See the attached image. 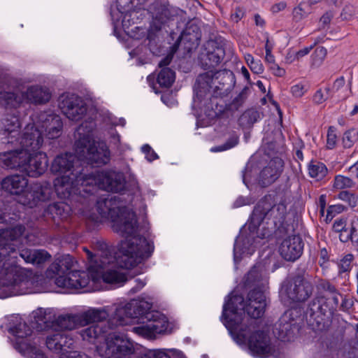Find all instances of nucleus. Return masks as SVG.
I'll return each instance as SVG.
<instances>
[{
    "label": "nucleus",
    "mask_w": 358,
    "mask_h": 358,
    "mask_svg": "<svg viewBox=\"0 0 358 358\" xmlns=\"http://www.w3.org/2000/svg\"><path fill=\"white\" fill-rule=\"evenodd\" d=\"M285 292L291 302L306 301L313 294L314 284L311 278L305 274L292 277L285 285Z\"/></svg>",
    "instance_id": "nucleus-15"
},
{
    "label": "nucleus",
    "mask_w": 358,
    "mask_h": 358,
    "mask_svg": "<svg viewBox=\"0 0 358 358\" xmlns=\"http://www.w3.org/2000/svg\"><path fill=\"white\" fill-rule=\"evenodd\" d=\"M287 214V206L283 202L277 203L275 202L273 206L272 213L271 215V218H273L275 220V222H282L285 217Z\"/></svg>",
    "instance_id": "nucleus-39"
},
{
    "label": "nucleus",
    "mask_w": 358,
    "mask_h": 358,
    "mask_svg": "<svg viewBox=\"0 0 358 358\" xmlns=\"http://www.w3.org/2000/svg\"><path fill=\"white\" fill-rule=\"evenodd\" d=\"M355 182L348 177L337 175L334 178L333 187L336 189H343L354 187Z\"/></svg>",
    "instance_id": "nucleus-42"
},
{
    "label": "nucleus",
    "mask_w": 358,
    "mask_h": 358,
    "mask_svg": "<svg viewBox=\"0 0 358 358\" xmlns=\"http://www.w3.org/2000/svg\"><path fill=\"white\" fill-rule=\"evenodd\" d=\"M24 158V166H23L22 171L25 172L29 177H38L47 170L48 161L45 152H26Z\"/></svg>",
    "instance_id": "nucleus-20"
},
{
    "label": "nucleus",
    "mask_w": 358,
    "mask_h": 358,
    "mask_svg": "<svg viewBox=\"0 0 358 358\" xmlns=\"http://www.w3.org/2000/svg\"><path fill=\"white\" fill-rule=\"evenodd\" d=\"M96 209L102 218L110 220L113 230L124 237L119 248L124 262L121 266L130 268L151 257L155 250L153 242L137 235L136 214L122 205L119 196L100 198Z\"/></svg>",
    "instance_id": "nucleus-3"
},
{
    "label": "nucleus",
    "mask_w": 358,
    "mask_h": 358,
    "mask_svg": "<svg viewBox=\"0 0 358 358\" xmlns=\"http://www.w3.org/2000/svg\"><path fill=\"white\" fill-rule=\"evenodd\" d=\"M93 249L94 253L83 248L89 262L91 277L86 271H72L66 278H57L55 284L59 287L77 289L86 287L92 278L94 282L102 280L108 284L122 286L127 281V277L117 266L114 249L103 240L93 243Z\"/></svg>",
    "instance_id": "nucleus-4"
},
{
    "label": "nucleus",
    "mask_w": 358,
    "mask_h": 358,
    "mask_svg": "<svg viewBox=\"0 0 358 358\" xmlns=\"http://www.w3.org/2000/svg\"><path fill=\"white\" fill-rule=\"evenodd\" d=\"M290 92L294 97L299 98L303 96L306 92V90L305 89V86L303 84L298 83L291 87Z\"/></svg>",
    "instance_id": "nucleus-52"
},
{
    "label": "nucleus",
    "mask_w": 358,
    "mask_h": 358,
    "mask_svg": "<svg viewBox=\"0 0 358 358\" xmlns=\"http://www.w3.org/2000/svg\"><path fill=\"white\" fill-rule=\"evenodd\" d=\"M220 71H209L200 74L196 80L194 90L197 96H202L207 92H210L217 79L221 76Z\"/></svg>",
    "instance_id": "nucleus-28"
},
{
    "label": "nucleus",
    "mask_w": 358,
    "mask_h": 358,
    "mask_svg": "<svg viewBox=\"0 0 358 358\" xmlns=\"http://www.w3.org/2000/svg\"><path fill=\"white\" fill-rule=\"evenodd\" d=\"M339 299L327 295H318L309 303L306 318L313 328L320 329L326 319L331 318L338 306Z\"/></svg>",
    "instance_id": "nucleus-11"
},
{
    "label": "nucleus",
    "mask_w": 358,
    "mask_h": 358,
    "mask_svg": "<svg viewBox=\"0 0 358 358\" xmlns=\"http://www.w3.org/2000/svg\"><path fill=\"white\" fill-rule=\"evenodd\" d=\"M75 263L73 257L69 255L60 256L50 265L45 272L46 276L55 279L59 277L66 278Z\"/></svg>",
    "instance_id": "nucleus-25"
},
{
    "label": "nucleus",
    "mask_w": 358,
    "mask_h": 358,
    "mask_svg": "<svg viewBox=\"0 0 358 358\" xmlns=\"http://www.w3.org/2000/svg\"><path fill=\"white\" fill-rule=\"evenodd\" d=\"M52 310L39 308L32 313V316L36 323L47 324L51 319Z\"/></svg>",
    "instance_id": "nucleus-41"
},
{
    "label": "nucleus",
    "mask_w": 358,
    "mask_h": 358,
    "mask_svg": "<svg viewBox=\"0 0 358 358\" xmlns=\"http://www.w3.org/2000/svg\"><path fill=\"white\" fill-rule=\"evenodd\" d=\"M242 318H232L227 322L226 327L238 344L247 343L252 355L265 358L275 352L268 335L264 331H257L256 322L251 321L241 326Z\"/></svg>",
    "instance_id": "nucleus-6"
},
{
    "label": "nucleus",
    "mask_w": 358,
    "mask_h": 358,
    "mask_svg": "<svg viewBox=\"0 0 358 358\" xmlns=\"http://www.w3.org/2000/svg\"><path fill=\"white\" fill-rule=\"evenodd\" d=\"M337 142L336 129L334 127H329L327 136V147L328 149L335 148Z\"/></svg>",
    "instance_id": "nucleus-50"
},
{
    "label": "nucleus",
    "mask_w": 358,
    "mask_h": 358,
    "mask_svg": "<svg viewBox=\"0 0 358 358\" xmlns=\"http://www.w3.org/2000/svg\"><path fill=\"white\" fill-rule=\"evenodd\" d=\"M278 201L276 194H268L262 198L255 206L251 222L255 226H259L264 219H271L273 206Z\"/></svg>",
    "instance_id": "nucleus-24"
},
{
    "label": "nucleus",
    "mask_w": 358,
    "mask_h": 358,
    "mask_svg": "<svg viewBox=\"0 0 358 358\" xmlns=\"http://www.w3.org/2000/svg\"><path fill=\"white\" fill-rule=\"evenodd\" d=\"M9 332L15 336L14 348L28 358H45L43 351L36 346V342L31 343V329L25 323L19 322L9 328Z\"/></svg>",
    "instance_id": "nucleus-12"
},
{
    "label": "nucleus",
    "mask_w": 358,
    "mask_h": 358,
    "mask_svg": "<svg viewBox=\"0 0 358 358\" xmlns=\"http://www.w3.org/2000/svg\"><path fill=\"white\" fill-rule=\"evenodd\" d=\"M238 143V136L236 135H232L229 137V138L224 143V144L213 147L210 149L211 152H222L224 150H229L231 148H234Z\"/></svg>",
    "instance_id": "nucleus-46"
},
{
    "label": "nucleus",
    "mask_w": 358,
    "mask_h": 358,
    "mask_svg": "<svg viewBox=\"0 0 358 358\" xmlns=\"http://www.w3.org/2000/svg\"><path fill=\"white\" fill-rule=\"evenodd\" d=\"M327 96H326L322 89L317 90L313 96V101L315 104H321L324 103L327 99Z\"/></svg>",
    "instance_id": "nucleus-54"
},
{
    "label": "nucleus",
    "mask_w": 358,
    "mask_h": 358,
    "mask_svg": "<svg viewBox=\"0 0 358 358\" xmlns=\"http://www.w3.org/2000/svg\"><path fill=\"white\" fill-rule=\"evenodd\" d=\"M250 70L256 74L262 73L264 71V67L262 62L259 59L255 60L250 65L248 66Z\"/></svg>",
    "instance_id": "nucleus-56"
},
{
    "label": "nucleus",
    "mask_w": 358,
    "mask_h": 358,
    "mask_svg": "<svg viewBox=\"0 0 358 358\" xmlns=\"http://www.w3.org/2000/svg\"><path fill=\"white\" fill-rule=\"evenodd\" d=\"M309 176L316 181H321L328 173L326 165L317 161H312L308 167Z\"/></svg>",
    "instance_id": "nucleus-34"
},
{
    "label": "nucleus",
    "mask_w": 358,
    "mask_h": 358,
    "mask_svg": "<svg viewBox=\"0 0 358 358\" xmlns=\"http://www.w3.org/2000/svg\"><path fill=\"white\" fill-rule=\"evenodd\" d=\"M94 127L92 121L83 122L78 127L75 152L80 160L87 164H107L110 160V151L104 141H94L92 134Z\"/></svg>",
    "instance_id": "nucleus-8"
},
{
    "label": "nucleus",
    "mask_w": 358,
    "mask_h": 358,
    "mask_svg": "<svg viewBox=\"0 0 358 358\" xmlns=\"http://www.w3.org/2000/svg\"><path fill=\"white\" fill-rule=\"evenodd\" d=\"M313 45H310L299 50L295 53L293 59L289 60V62L291 63L294 60L299 61L302 57L309 54V52L313 50Z\"/></svg>",
    "instance_id": "nucleus-53"
},
{
    "label": "nucleus",
    "mask_w": 358,
    "mask_h": 358,
    "mask_svg": "<svg viewBox=\"0 0 358 358\" xmlns=\"http://www.w3.org/2000/svg\"><path fill=\"white\" fill-rule=\"evenodd\" d=\"M345 208L341 204L331 205L328 207L327 210L326 222L331 221L337 214H339L345 210Z\"/></svg>",
    "instance_id": "nucleus-49"
},
{
    "label": "nucleus",
    "mask_w": 358,
    "mask_h": 358,
    "mask_svg": "<svg viewBox=\"0 0 358 358\" xmlns=\"http://www.w3.org/2000/svg\"><path fill=\"white\" fill-rule=\"evenodd\" d=\"M354 259V256L352 254L345 255L338 263V272L343 273L348 272L351 269V264Z\"/></svg>",
    "instance_id": "nucleus-47"
},
{
    "label": "nucleus",
    "mask_w": 358,
    "mask_h": 358,
    "mask_svg": "<svg viewBox=\"0 0 358 358\" xmlns=\"http://www.w3.org/2000/svg\"><path fill=\"white\" fill-rule=\"evenodd\" d=\"M78 155L64 153L57 155L51 164V171L58 175L54 187L59 198L73 204L90 205L96 187L119 192L124 189L125 178L120 171L113 170L85 173Z\"/></svg>",
    "instance_id": "nucleus-1"
},
{
    "label": "nucleus",
    "mask_w": 358,
    "mask_h": 358,
    "mask_svg": "<svg viewBox=\"0 0 358 358\" xmlns=\"http://www.w3.org/2000/svg\"><path fill=\"white\" fill-rule=\"evenodd\" d=\"M303 243L299 236L293 235L285 238L279 247L281 257L286 261L294 262L302 255Z\"/></svg>",
    "instance_id": "nucleus-23"
},
{
    "label": "nucleus",
    "mask_w": 358,
    "mask_h": 358,
    "mask_svg": "<svg viewBox=\"0 0 358 358\" xmlns=\"http://www.w3.org/2000/svg\"><path fill=\"white\" fill-rule=\"evenodd\" d=\"M352 245L353 248L358 252V222L357 227L355 231V233L351 239Z\"/></svg>",
    "instance_id": "nucleus-64"
},
{
    "label": "nucleus",
    "mask_w": 358,
    "mask_h": 358,
    "mask_svg": "<svg viewBox=\"0 0 358 358\" xmlns=\"http://www.w3.org/2000/svg\"><path fill=\"white\" fill-rule=\"evenodd\" d=\"M333 16L334 15L331 11H327L321 17L320 22L323 25V27L327 26L330 23Z\"/></svg>",
    "instance_id": "nucleus-62"
},
{
    "label": "nucleus",
    "mask_w": 358,
    "mask_h": 358,
    "mask_svg": "<svg viewBox=\"0 0 358 358\" xmlns=\"http://www.w3.org/2000/svg\"><path fill=\"white\" fill-rule=\"evenodd\" d=\"M327 54V50L322 46H319L315 48L313 53L311 55L312 65L319 66L324 60Z\"/></svg>",
    "instance_id": "nucleus-44"
},
{
    "label": "nucleus",
    "mask_w": 358,
    "mask_h": 358,
    "mask_svg": "<svg viewBox=\"0 0 358 358\" xmlns=\"http://www.w3.org/2000/svg\"><path fill=\"white\" fill-rule=\"evenodd\" d=\"M23 86L15 80H10L6 90L0 91V104L6 108H17L23 102L43 104L48 102L51 93L48 88L41 85H31L23 91Z\"/></svg>",
    "instance_id": "nucleus-9"
},
{
    "label": "nucleus",
    "mask_w": 358,
    "mask_h": 358,
    "mask_svg": "<svg viewBox=\"0 0 358 358\" xmlns=\"http://www.w3.org/2000/svg\"><path fill=\"white\" fill-rule=\"evenodd\" d=\"M313 11V8L305 1H301L293 9V17L295 21L299 22L308 17Z\"/></svg>",
    "instance_id": "nucleus-37"
},
{
    "label": "nucleus",
    "mask_w": 358,
    "mask_h": 358,
    "mask_svg": "<svg viewBox=\"0 0 358 358\" xmlns=\"http://www.w3.org/2000/svg\"><path fill=\"white\" fill-rule=\"evenodd\" d=\"M58 101L59 108L71 120H80L86 113V105L83 99L75 94L64 93L59 96Z\"/></svg>",
    "instance_id": "nucleus-17"
},
{
    "label": "nucleus",
    "mask_w": 358,
    "mask_h": 358,
    "mask_svg": "<svg viewBox=\"0 0 358 358\" xmlns=\"http://www.w3.org/2000/svg\"><path fill=\"white\" fill-rule=\"evenodd\" d=\"M342 298L340 310L343 312H348L353 306V301L350 299H348L346 296H340Z\"/></svg>",
    "instance_id": "nucleus-59"
},
{
    "label": "nucleus",
    "mask_w": 358,
    "mask_h": 358,
    "mask_svg": "<svg viewBox=\"0 0 358 358\" xmlns=\"http://www.w3.org/2000/svg\"><path fill=\"white\" fill-rule=\"evenodd\" d=\"M71 212V207L69 204L65 202H56L47 207L45 215H50L54 223L59 226L61 222L68 220Z\"/></svg>",
    "instance_id": "nucleus-29"
},
{
    "label": "nucleus",
    "mask_w": 358,
    "mask_h": 358,
    "mask_svg": "<svg viewBox=\"0 0 358 358\" xmlns=\"http://www.w3.org/2000/svg\"><path fill=\"white\" fill-rule=\"evenodd\" d=\"M141 150L145 155V157L149 162H152L158 158L156 152L148 144L143 145L141 148Z\"/></svg>",
    "instance_id": "nucleus-51"
},
{
    "label": "nucleus",
    "mask_w": 358,
    "mask_h": 358,
    "mask_svg": "<svg viewBox=\"0 0 358 358\" xmlns=\"http://www.w3.org/2000/svg\"><path fill=\"white\" fill-rule=\"evenodd\" d=\"M269 69L272 73L278 77H282L285 75V70L281 68L278 64L274 63L269 66Z\"/></svg>",
    "instance_id": "nucleus-60"
},
{
    "label": "nucleus",
    "mask_w": 358,
    "mask_h": 358,
    "mask_svg": "<svg viewBox=\"0 0 358 358\" xmlns=\"http://www.w3.org/2000/svg\"><path fill=\"white\" fill-rule=\"evenodd\" d=\"M31 120L35 121L38 128L43 132H45L48 138L54 139L62 134L63 127L62 119L59 115L52 112H41L33 115Z\"/></svg>",
    "instance_id": "nucleus-18"
},
{
    "label": "nucleus",
    "mask_w": 358,
    "mask_h": 358,
    "mask_svg": "<svg viewBox=\"0 0 358 358\" xmlns=\"http://www.w3.org/2000/svg\"><path fill=\"white\" fill-rule=\"evenodd\" d=\"M81 327L90 324H103L109 313L106 308H90L88 310L78 313Z\"/></svg>",
    "instance_id": "nucleus-30"
},
{
    "label": "nucleus",
    "mask_w": 358,
    "mask_h": 358,
    "mask_svg": "<svg viewBox=\"0 0 358 358\" xmlns=\"http://www.w3.org/2000/svg\"><path fill=\"white\" fill-rule=\"evenodd\" d=\"M73 338L63 331L56 330L49 333L46 336L47 348L56 353H67L73 348Z\"/></svg>",
    "instance_id": "nucleus-22"
},
{
    "label": "nucleus",
    "mask_w": 358,
    "mask_h": 358,
    "mask_svg": "<svg viewBox=\"0 0 358 358\" xmlns=\"http://www.w3.org/2000/svg\"><path fill=\"white\" fill-rule=\"evenodd\" d=\"M131 343L117 333L109 334L106 339V358H131L134 353ZM138 358H171L165 350H150Z\"/></svg>",
    "instance_id": "nucleus-10"
},
{
    "label": "nucleus",
    "mask_w": 358,
    "mask_h": 358,
    "mask_svg": "<svg viewBox=\"0 0 358 358\" xmlns=\"http://www.w3.org/2000/svg\"><path fill=\"white\" fill-rule=\"evenodd\" d=\"M21 124L16 115H6L0 122V140L3 143L14 145L18 142Z\"/></svg>",
    "instance_id": "nucleus-21"
},
{
    "label": "nucleus",
    "mask_w": 358,
    "mask_h": 358,
    "mask_svg": "<svg viewBox=\"0 0 358 358\" xmlns=\"http://www.w3.org/2000/svg\"><path fill=\"white\" fill-rule=\"evenodd\" d=\"M266 284V280L262 273V269L259 266H254L245 278V287H254L249 292L246 300L241 295H234L223 306L222 315L225 317V325L231 319L237 320L240 317L242 318L241 326L247 324L252 320L245 321V313L254 319L259 318L264 315L266 306L264 294Z\"/></svg>",
    "instance_id": "nucleus-5"
},
{
    "label": "nucleus",
    "mask_w": 358,
    "mask_h": 358,
    "mask_svg": "<svg viewBox=\"0 0 358 358\" xmlns=\"http://www.w3.org/2000/svg\"><path fill=\"white\" fill-rule=\"evenodd\" d=\"M357 227V223H352L350 227H347L338 233V237L341 242L347 243L351 241L352 237Z\"/></svg>",
    "instance_id": "nucleus-48"
},
{
    "label": "nucleus",
    "mask_w": 358,
    "mask_h": 358,
    "mask_svg": "<svg viewBox=\"0 0 358 358\" xmlns=\"http://www.w3.org/2000/svg\"><path fill=\"white\" fill-rule=\"evenodd\" d=\"M151 309L152 308L143 311L140 318L142 324L133 327L134 333L152 338L167 330L169 322L166 317L162 313Z\"/></svg>",
    "instance_id": "nucleus-13"
},
{
    "label": "nucleus",
    "mask_w": 358,
    "mask_h": 358,
    "mask_svg": "<svg viewBox=\"0 0 358 358\" xmlns=\"http://www.w3.org/2000/svg\"><path fill=\"white\" fill-rule=\"evenodd\" d=\"M59 358H90L85 353H81L78 351L69 350L67 353H62Z\"/></svg>",
    "instance_id": "nucleus-57"
},
{
    "label": "nucleus",
    "mask_w": 358,
    "mask_h": 358,
    "mask_svg": "<svg viewBox=\"0 0 358 358\" xmlns=\"http://www.w3.org/2000/svg\"><path fill=\"white\" fill-rule=\"evenodd\" d=\"M245 15V10L243 8L237 7L231 15V19L235 22L240 21Z\"/></svg>",
    "instance_id": "nucleus-58"
},
{
    "label": "nucleus",
    "mask_w": 358,
    "mask_h": 358,
    "mask_svg": "<svg viewBox=\"0 0 358 358\" xmlns=\"http://www.w3.org/2000/svg\"><path fill=\"white\" fill-rule=\"evenodd\" d=\"M152 307V303L148 301L131 300L124 306L117 307L109 322L113 326L127 325L133 320L138 319L140 320L141 315L144 313L143 311Z\"/></svg>",
    "instance_id": "nucleus-14"
},
{
    "label": "nucleus",
    "mask_w": 358,
    "mask_h": 358,
    "mask_svg": "<svg viewBox=\"0 0 358 358\" xmlns=\"http://www.w3.org/2000/svg\"><path fill=\"white\" fill-rule=\"evenodd\" d=\"M175 72L170 68H163L158 73L157 83L164 87H169L175 81Z\"/></svg>",
    "instance_id": "nucleus-35"
},
{
    "label": "nucleus",
    "mask_w": 358,
    "mask_h": 358,
    "mask_svg": "<svg viewBox=\"0 0 358 358\" xmlns=\"http://www.w3.org/2000/svg\"><path fill=\"white\" fill-rule=\"evenodd\" d=\"M28 184L29 180L26 176L17 173L11 174L2 179L1 188L7 194L17 196L18 203L30 208L36 206L38 202L50 199L52 194L50 183H36L30 190Z\"/></svg>",
    "instance_id": "nucleus-7"
},
{
    "label": "nucleus",
    "mask_w": 358,
    "mask_h": 358,
    "mask_svg": "<svg viewBox=\"0 0 358 358\" xmlns=\"http://www.w3.org/2000/svg\"><path fill=\"white\" fill-rule=\"evenodd\" d=\"M206 57L209 61L208 65L210 67H215L218 65L225 55L224 48L219 46L213 41H208L206 43Z\"/></svg>",
    "instance_id": "nucleus-33"
},
{
    "label": "nucleus",
    "mask_w": 358,
    "mask_h": 358,
    "mask_svg": "<svg viewBox=\"0 0 358 358\" xmlns=\"http://www.w3.org/2000/svg\"><path fill=\"white\" fill-rule=\"evenodd\" d=\"M148 11L152 19V25L157 30L169 24L178 15L179 10L168 1L155 0L148 7Z\"/></svg>",
    "instance_id": "nucleus-16"
},
{
    "label": "nucleus",
    "mask_w": 358,
    "mask_h": 358,
    "mask_svg": "<svg viewBox=\"0 0 358 358\" xmlns=\"http://www.w3.org/2000/svg\"><path fill=\"white\" fill-rule=\"evenodd\" d=\"M329 261V254L326 248H322L320 251L319 264L324 267Z\"/></svg>",
    "instance_id": "nucleus-61"
},
{
    "label": "nucleus",
    "mask_w": 358,
    "mask_h": 358,
    "mask_svg": "<svg viewBox=\"0 0 358 358\" xmlns=\"http://www.w3.org/2000/svg\"><path fill=\"white\" fill-rule=\"evenodd\" d=\"M226 91L224 84L215 85L213 89V96L215 97L222 96L225 94Z\"/></svg>",
    "instance_id": "nucleus-63"
},
{
    "label": "nucleus",
    "mask_w": 358,
    "mask_h": 358,
    "mask_svg": "<svg viewBox=\"0 0 358 358\" xmlns=\"http://www.w3.org/2000/svg\"><path fill=\"white\" fill-rule=\"evenodd\" d=\"M358 141V130L350 129L346 131L343 137V144L344 148H350Z\"/></svg>",
    "instance_id": "nucleus-43"
},
{
    "label": "nucleus",
    "mask_w": 358,
    "mask_h": 358,
    "mask_svg": "<svg viewBox=\"0 0 358 358\" xmlns=\"http://www.w3.org/2000/svg\"><path fill=\"white\" fill-rule=\"evenodd\" d=\"M347 227V223L345 219L336 220L332 227L333 231L336 234H338L340 231L344 230Z\"/></svg>",
    "instance_id": "nucleus-55"
},
{
    "label": "nucleus",
    "mask_w": 358,
    "mask_h": 358,
    "mask_svg": "<svg viewBox=\"0 0 358 358\" xmlns=\"http://www.w3.org/2000/svg\"><path fill=\"white\" fill-rule=\"evenodd\" d=\"M275 329L278 331V339L282 341L289 340V338L292 334V324L290 323L284 322L283 320L281 319L276 325Z\"/></svg>",
    "instance_id": "nucleus-38"
},
{
    "label": "nucleus",
    "mask_w": 358,
    "mask_h": 358,
    "mask_svg": "<svg viewBox=\"0 0 358 358\" xmlns=\"http://www.w3.org/2000/svg\"><path fill=\"white\" fill-rule=\"evenodd\" d=\"M338 199L346 203L351 208H355L358 203V194L350 191L340 192Z\"/></svg>",
    "instance_id": "nucleus-40"
},
{
    "label": "nucleus",
    "mask_w": 358,
    "mask_h": 358,
    "mask_svg": "<svg viewBox=\"0 0 358 358\" xmlns=\"http://www.w3.org/2000/svg\"><path fill=\"white\" fill-rule=\"evenodd\" d=\"M23 225L0 230V287L6 296L21 295L32 292L34 283L32 273L18 266L20 255L26 263L40 265L50 258L43 250L24 249L16 251L12 241L24 232Z\"/></svg>",
    "instance_id": "nucleus-2"
},
{
    "label": "nucleus",
    "mask_w": 358,
    "mask_h": 358,
    "mask_svg": "<svg viewBox=\"0 0 358 358\" xmlns=\"http://www.w3.org/2000/svg\"><path fill=\"white\" fill-rule=\"evenodd\" d=\"M283 162L276 158L271 159L268 164L260 172L259 182L263 187H266L274 182L280 176L282 171Z\"/></svg>",
    "instance_id": "nucleus-26"
},
{
    "label": "nucleus",
    "mask_w": 358,
    "mask_h": 358,
    "mask_svg": "<svg viewBox=\"0 0 358 358\" xmlns=\"http://www.w3.org/2000/svg\"><path fill=\"white\" fill-rule=\"evenodd\" d=\"M109 328L104 324H94L90 327L81 330L80 335L85 341L94 343L95 340L103 337Z\"/></svg>",
    "instance_id": "nucleus-32"
},
{
    "label": "nucleus",
    "mask_w": 358,
    "mask_h": 358,
    "mask_svg": "<svg viewBox=\"0 0 358 358\" xmlns=\"http://www.w3.org/2000/svg\"><path fill=\"white\" fill-rule=\"evenodd\" d=\"M26 152L22 149L0 153V166L7 169H18L22 171L24 166Z\"/></svg>",
    "instance_id": "nucleus-27"
},
{
    "label": "nucleus",
    "mask_w": 358,
    "mask_h": 358,
    "mask_svg": "<svg viewBox=\"0 0 358 358\" xmlns=\"http://www.w3.org/2000/svg\"><path fill=\"white\" fill-rule=\"evenodd\" d=\"M319 287L325 293L322 295H327L328 296H335L338 299L341 294L336 289V287L327 280H321Z\"/></svg>",
    "instance_id": "nucleus-45"
},
{
    "label": "nucleus",
    "mask_w": 358,
    "mask_h": 358,
    "mask_svg": "<svg viewBox=\"0 0 358 358\" xmlns=\"http://www.w3.org/2000/svg\"><path fill=\"white\" fill-rule=\"evenodd\" d=\"M345 84V81L343 76L337 78L333 84L332 90L334 94L338 93L337 97L339 99H345L349 96L350 89Z\"/></svg>",
    "instance_id": "nucleus-36"
},
{
    "label": "nucleus",
    "mask_w": 358,
    "mask_h": 358,
    "mask_svg": "<svg viewBox=\"0 0 358 358\" xmlns=\"http://www.w3.org/2000/svg\"><path fill=\"white\" fill-rule=\"evenodd\" d=\"M52 327L62 330H72L81 327L78 314H65L59 315L53 322Z\"/></svg>",
    "instance_id": "nucleus-31"
},
{
    "label": "nucleus",
    "mask_w": 358,
    "mask_h": 358,
    "mask_svg": "<svg viewBox=\"0 0 358 358\" xmlns=\"http://www.w3.org/2000/svg\"><path fill=\"white\" fill-rule=\"evenodd\" d=\"M32 122L24 128L18 142L14 144L20 145L21 149L27 152L38 151L43 143V131L38 128L35 121Z\"/></svg>",
    "instance_id": "nucleus-19"
}]
</instances>
